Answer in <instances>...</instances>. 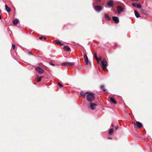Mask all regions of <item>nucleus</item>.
Returning a JSON list of instances; mask_svg holds the SVG:
<instances>
[{
  "instance_id": "1",
  "label": "nucleus",
  "mask_w": 152,
  "mask_h": 152,
  "mask_svg": "<svg viewBox=\"0 0 152 152\" xmlns=\"http://www.w3.org/2000/svg\"><path fill=\"white\" fill-rule=\"evenodd\" d=\"M94 94L90 92L88 94L86 97L87 100L89 102H92L94 99Z\"/></svg>"
},
{
  "instance_id": "2",
  "label": "nucleus",
  "mask_w": 152,
  "mask_h": 152,
  "mask_svg": "<svg viewBox=\"0 0 152 152\" xmlns=\"http://www.w3.org/2000/svg\"><path fill=\"white\" fill-rule=\"evenodd\" d=\"M102 64V68L103 70H104L107 66V62L105 59H103L101 61Z\"/></svg>"
},
{
  "instance_id": "3",
  "label": "nucleus",
  "mask_w": 152,
  "mask_h": 152,
  "mask_svg": "<svg viewBox=\"0 0 152 152\" xmlns=\"http://www.w3.org/2000/svg\"><path fill=\"white\" fill-rule=\"evenodd\" d=\"M125 7V5L123 6L121 5L118 6L117 7L118 13L120 14L121 13L123 12L124 10Z\"/></svg>"
},
{
  "instance_id": "4",
  "label": "nucleus",
  "mask_w": 152,
  "mask_h": 152,
  "mask_svg": "<svg viewBox=\"0 0 152 152\" xmlns=\"http://www.w3.org/2000/svg\"><path fill=\"white\" fill-rule=\"evenodd\" d=\"M75 63L73 62H65L61 64V65L63 66H72L74 65Z\"/></svg>"
},
{
  "instance_id": "5",
  "label": "nucleus",
  "mask_w": 152,
  "mask_h": 152,
  "mask_svg": "<svg viewBox=\"0 0 152 152\" xmlns=\"http://www.w3.org/2000/svg\"><path fill=\"white\" fill-rule=\"evenodd\" d=\"M36 71L39 74H42L44 72V70L39 67H36L35 68Z\"/></svg>"
},
{
  "instance_id": "6",
  "label": "nucleus",
  "mask_w": 152,
  "mask_h": 152,
  "mask_svg": "<svg viewBox=\"0 0 152 152\" xmlns=\"http://www.w3.org/2000/svg\"><path fill=\"white\" fill-rule=\"evenodd\" d=\"M84 59L85 60V61L87 65H88V63H89L90 65H91V63L90 62H89L88 60V58L87 55L86 54H85L84 56Z\"/></svg>"
},
{
  "instance_id": "7",
  "label": "nucleus",
  "mask_w": 152,
  "mask_h": 152,
  "mask_svg": "<svg viewBox=\"0 0 152 152\" xmlns=\"http://www.w3.org/2000/svg\"><path fill=\"white\" fill-rule=\"evenodd\" d=\"M112 19L116 23H118L119 22V19L116 16H113L112 17Z\"/></svg>"
},
{
  "instance_id": "8",
  "label": "nucleus",
  "mask_w": 152,
  "mask_h": 152,
  "mask_svg": "<svg viewBox=\"0 0 152 152\" xmlns=\"http://www.w3.org/2000/svg\"><path fill=\"white\" fill-rule=\"evenodd\" d=\"M134 125L139 128H141L142 126V124L138 121H136V123H134Z\"/></svg>"
},
{
  "instance_id": "9",
  "label": "nucleus",
  "mask_w": 152,
  "mask_h": 152,
  "mask_svg": "<svg viewBox=\"0 0 152 152\" xmlns=\"http://www.w3.org/2000/svg\"><path fill=\"white\" fill-rule=\"evenodd\" d=\"M97 106V104H96L92 103L90 104V107L92 110L95 109Z\"/></svg>"
},
{
  "instance_id": "10",
  "label": "nucleus",
  "mask_w": 152,
  "mask_h": 152,
  "mask_svg": "<svg viewBox=\"0 0 152 152\" xmlns=\"http://www.w3.org/2000/svg\"><path fill=\"white\" fill-rule=\"evenodd\" d=\"M94 9L96 11L99 12L102 9V6H96L95 7Z\"/></svg>"
},
{
  "instance_id": "11",
  "label": "nucleus",
  "mask_w": 152,
  "mask_h": 152,
  "mask_svg": "<svg viewBox=\"0 0 152 152\" xmlns=\"http://www.w3.org/2000/svg\"><path fill=\"white\" fill-rule=\"evenodd\" d=\"M107 5L110 7H112L113 5V1L112 0L109 1L107 3Z\"/></svg>"
},
{
  "instance_id": "12",
  "label": "nucleus",
  "mask_w": 152,
  "mask_h": 152,
  "mask_svg": "<svg viewBox=\"0 0 152 152\" xmlns=\"http://www.w3.org/2000/svg\"><path fill=\"white\" fill-rule=\"evenodd\" d=\"M89 93V92H86L85 93H84L83 91H81L80 93V94L84 98L85 97L86 95L87 94Z\"/></svg>"
},
{
  "instance_id": "13",
  "label": "nucleus",
  "mask_w": 152,
  "mask_h": 152,
  "mask_svg": "<svg viewBox=\"0 0 152 152\" xmlns=\"http://www.w3.org/2000/svg\"><path fill=\"white\" fill-rule=\"evenodd\" d=\"M104 18L108 20H111V18L109 16L106 14H104Z\"/></svg>"
},
{
  "instance_id": "14",
  "label": "nucleus",
  "mask_w": 152,
  "mask_h": 152,
  "mask_svg": "<svg viewBox=\"0 0 152 152\" xmlns=\"http://www.w3.org/2000/svg\"><path fill=\"white\" fill-rule=\"evenodd\" d=\"M141 12L143 14L146 15H147L148 14V13L147 11L142 9L141 10Z\"/></svg>"
},
{
  "instance_id": "15",
  "label": "nucleus",
  "mask_w": 152,
  "mask_h": 152,
  "mask_svg": "<svg viewBox=\"0 0 152 152\" xmlns=\"http://www.w3.org/2000/svg\"><path fill=\"white\" fill-rule=\"evenodd\" d=\"M56 42L57 44L58 45L60 46H62L64 45L63 44L61 43V42L59 40H56Z\"/></svg>"
},
{
  "instance_id": "16",
  "label": "nucleus",
  "mask_w": 152,
  "mask_h": 152,
  "mask_svg": "<svg viewBox=\"0 0 152 152\" xmlns=\"http://www.w3.org/2000/svg\"><path fill=\"white\" fill-rule=\"evenodd\" d=\"M134 12L135 15L137 18H138L140 17V14L136 10H135L134 11Z\"/></svg>"
},
{
  "instance_id": "17",
  "label": "nucleus",
  "mask_w": 152,
  "mask_h": 152,
  "mask_svg": "<svg viewBox=\"0 0 152 152\" xmlns=\"http://www.w3.org/2000/svg\"><path fill=\"white\" fill-rule=\"evenodd\" d=\"M19 23L18 20V19L14 20L13 21V23L14 25H17Z\"/></svg>"
},
{
  "instance_id": "18",
  "label": "nucleus",
  "mask_w": 152,
  "mask_h": 152,
  "mask_svg": "<svg viewBox=\"0 0 152 152\" xmlns=\"http://www.w3.org/2000/svg\"><path fill=\"white\" fill-rule=\"evenodd\" d=\"M64 50L66 51H69L70 50V48L67 46H65L64 47Z\"/></svg>"
},
{
  "instance_id": "19",
  "label": "nucleus",
  "mask_w": 152,
  "mask_h": 152,
  "mask_svg": "<svg viewBox=\"0 0 152 152\" xmlns=\"http://www.w3.org/2000/svg\"><path fill=\"white\" fill-rule=\"evenodd\" d=\"M110 100L111 101L113 102V103L116 104V102L115 99L113 97L110 98Z\"/></svg>"
},
{
  "instance_id": "20",
  "label": "nucleus",
  "mask_w": 152,
  "mask_h": 152,
  "mask_svg": "<svg viewBox=\"0 0 152 152\" xmlns=\"http://www.w3.org/2000/svg\"><path fill=\"white\" fill-rule=\"evenodd\" d=\"M5 7L6 10L8 12H10L11 11V9L7 6V5H5Z\"/></svg>"
},
{
  "instance_id": "21",
  "label": "nucleus",
  "mask_w": 152,
  "mask_h": 152,
  "mask_svg": "<svg viewBox=\"0 0 152 152\" xmlns=\"http://www.w3.org/2000/svg\"><path fill=\"white\" fill-rule=\"evenodd\" d=\"M114 129H111L109 131V134L110 135L112 134L113 132Z\"/></svg>"
},
{
  "instance_id": "22",
  "label": "nucleus",
  "mask_w": 152,
  "mask_h": 152,
  "mask_svg": "<svg viewBox=\"0 0 152 152\" xmlns=\"http://www.w3.org/2000/svg\"><path fill=\"white\" fill-rule=\"evenodd\" d=\"M94 58H95L96 60H98V57H97V56L96 53H95L94 54Z\"/></svg>"
},
{
  "instance_id": "23",
  "label": "nucleus",
  "mask_w": 152,
  "mask_h": 152,
  "mask_svg": "<svg viewBox=\"0 0 152 152\" xmlns=\"http://www.w3.org/2000/svg\"><path fill=\"white\" fill-rule=\"evenodd\" d=\"M43 77V76L39 77L37 78V81L40 82L41 81L42 78Z\"/></svg>"
},
{
  "instance_id": "24",
  "label": "nucleus",
  "mask_w": 152,
  "mask_h": 152,
  "mask_svg": "<svg viewBox=\"0 0 152 152\" xmlns=\"http://www.w3.org/2000/svg\"><path fill=\"white\" fill-rule=\"evenodd\" d=\"M58 86L60 87L61 88L63 86V85L60 83H58Z\"/></svg>"
},
{
  "instance_id": "25",
  "label": "nucleus",
  "mask_w": 152,
  "mask_h": 152,
  "mask_svg": "<svg viewBox=\"0 0 152 152\" xmlns=\"http://www.w3.org/2000/svg\"><path fill=\"white\" fill-rule=\"evenodd\" d=\"M137 7L139 9H140L142 7V6L140 4H139L137 5Z\"/></svg>"
},
{
  "instance_id": "26",
  "label": "nucleus",
  "mask_w": 152,
  "mask_h": 152,
  "mask_svg": "<svg viewBox=\"0 0 152 152\" xmlns=\"http://www.w3.org/2000/svg\"><path fill=\"white\" fill-rule=\"evenodd\" d=\"M102 59V57L100 56V57H99V58H98V60H96V61H97L98 63H99V62L100 61H101V60Z\"/></svg>"
},
{
  "instance_id": "27",
  "label": "nucleus",
  "mask_w": 152,
  "mask_h": 152,
  "mask_svg": "<svg viewBox=\"0 0 152 152\" xmlns=\"http://www.w3.org/2000/svg\"><path fill=\"white\" fill-rule=\"evenodd\" d=\"M12 49L13 50H14L15 49V45H14V44L13 45H12Z\"/></svg>"
},
{
  "instance_id": "28",
  "label": "nucleus",
  "mask_w": 152,
  "mask_h": 152,
  "mask_svg": "<svg viewBox=\"0 0 152 152\" xmlns=\"http://www.w3.org/2000/svg\"><path fill=\"white\" fill-rule=\"evenodd\" d=\"M104 87V85H102L100 86V87L101 88H102Z\"/></svg>"
},
{
  "instance_id": "29",
  "label": "nucleus",
  "mask_w": 152,
  "mask_h": 152,
  "mask_svg": "<svg viewBox=\"0 0 152 152\" xmlns=\"http://www.w3.org/2000/svg\"><path fill=\"white\" fill-rule=\"evenodd\" d=\"M132 5L134 7H137V5H136L135 3H132Z\"/></svg>"
},
{
  "instance_id": "30",
  "label": "nucleus",
  "mask_w": 152,
  "mask_h": 152,
  "mask_svg": "<svg viewBox=\"0 0 152 152\" xmlns=\"http://www.w3.org/2000/svg\"><path fill=\"white\" fill-rule=\"evenodd\" d=\"M50 64L51 65H52L53 66H54V64H53L52 62H50Z\"/></svg>"
},
{
  "instance_id": "31",
  "label": "nucleus",
  "mask_w": 152,
  "mask_h": 152,
  "mask_svg": "<svg viewBox=\"0 0 152 152\" xmlns=\"http://www.w3.org/2000/svg\"><path fill=\"white\" fill-rule=\"evenodd\" d=\"M43 38V37H41L39 38V39L40 40L42 39Z\"/></svg>"
},
{
  "instance_id": "32",
  "label": "nucleus",
  "mask_w": 152,
  "mask_h": 152,
  "mask_svg": "<svg viewBox=\"0 0 152 152\" xmlns=\"http://www.w3.org/2000/svg\"><path fill=\"white\" fill-rule=\"evenodd\" d=\"M103 91L104 92H105L106 91V90L105 89H104Z\"/></svg>"
},
{
  "instance_id": "33",
  "label": "nucleus",
  "mask_w": 152,
  "mask_h": 152,
  "mask_svg": "<svg viewBox=\"0 0 152 152\" xmlns=\"http://www.w3.org/2000/svg\"><path fill=\"white\" fill-rule=\"evenodd\" d=\"M28 54L29 55H32V54L30 52H28Z\"/></svg>"
},
{
  "instance_id": "34",
  "label": "nucleus",
  "mask_w": 152,
  "mask_h": 152,
  "mask_svg": "<svg viewBox=\"0 0 152 152\" xmlns=\"http://www.w3.org/2000/svg\"><path fill=\"white\" fill-rule=\"evenodd\" d=\"M118 129V126H117L116 127H115V129Z\"/></svg>"
},
{
  "instance_id": "35",
  "label": "nucleus",
  "mask_w": 152,
  "mask_h": 152,
  "mask_svg": "<svg viewBox=\"0 0 152 152\" xmlns=\"http://www.w3.org/2000/svg\"><path fill=\"white\" fill-rule=\"evenodd\" d=\"M112 126L113 127H114V125L113 124H112Z\"/></svg>"
},
{
  "instance_id": "36",
  "label": "nucleus",
  "mask_w": 152,
  "mask_h": 152,
  "mask_svg": "<svg viewBox=\"0 0 152 152\" xmlns=\"http://www.w3.org/2000/svg\"><path fill=\"white\" fill-rule=\"evenodd\" d=\"M43 38L45 40H46V38L45 37H43Z\"/></svg>"
},
{
  "instance_id": "37",
  "label": "nucleus",
  "mask_w": 152,
  "mask_h": 152,
  "mask_svg": "<svg viewBox=\"0 0 152 152\" xmlns=\"http://www.w3.org/2000/svg\"><path fill=\"white\" fill-rule=\"evenodd\" d=\"M1 19V15H0V20Z\"/></svg>"
},
{
  "instance_id": "38",
  "label": "nucleus",
  "mask_w": 152,
  "mask_h": 152,
  "mask_svg": "<svg viewBox=\"0 0 152 152\" xmlns=\"http://www.w3.org/2000/svg\"><path fill=\"white\" fill-rule=\"evenodd\" d=\"M1 12V10H0V13Z\"/></svg>"
}]
</instances>
